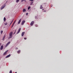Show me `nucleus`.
Masks as SVG:
<instances>
[{"label": "nucleus", "instance_id": "nucleus-1", "mask_svg": "<svg viewBox=\"0 0 73 73\" xmlns=\"http://www.w3.org/2000/svg\"><path fill=\"white\" fill-rule=\"evenodd\" d=\"M12 35H13V32H11L9 34V38H8V39H9L10 38H12Z\"/></svg>", "mask_w": 73, "mask_h": 73}, {"label": "nucleus", "instance_id": "nucleus-2", "mask_svg": "<svg viewBox=\"0 0 73 73\" xmlns=\"http://www.w3.org/2000/svg\"><path fill=\"white\" fill-rule=\"evenodd\" d=\"M6 6L5 4L1 8V10H2L3 9H4L5 7Z\"/></svg>", "mask_w": 73, "mask_h": 73}, {"label": "nucleus", "instance_id": "nucleus-3", "mask_svg": "<svg viewBox=\"0 0 73 73\" xmlns=\"http://www.w3.org/2000/svg\"><path fill=\"white\" fill-rule=\"evenodd\" d=\"M8 51V50H7L3 54V56H5V55H6L7 54V52Z\"/></svg>", "mask_w": 73, "mask_h": 73}, {"label": "nucleus", "instance_id": "nucleus-4", "mask_svg": "<svg viewBox=\"0 0 73 73\" xmlns=\"http://www.w3.org/2000/svg\"><path fill=\"white\" fill-rule=\"evenodd\" d=\"M34 21H32L30 24L31 25V26H32V25H33V24H34Z\"/></svg>", "mask_w": 73, "mask_h": 73}, {"label": "nucleus", "instance_id": "nucleus-5", "mask_svg": "<svg viewBox=\"0 0 73 73\" xmlns=\"http://www.w3.org/2000/svg\"><path fill=\"white\" fill-rule=\"evenodd\" d=\"M20 31H21V28H20L18 30V31L17 32V34H18V33H20Z\"/></svg>", "mask_w": 73, "mask_h": 73}, {"label": "nucleus", "instance_id": "nucleus-6", "mask_svg": "<svg viewBox=\"0 0 73 73\" xmlns=\"http://www.w3.org/2000/svg\"><path fill=\"white\" fill-rule=\"evenodd\" d=\"M25 21H23L22 22V23L21 25H24V23H25Z\"/></svg>", "mask_w": 73, "mask_h": 73}, {"label": "nucleus", "instance_id": "nucleus-7", "mask_svg": "<svg viewBox=\"0 0 73 73\" xmlns=\"http://www.w3.org/2000/svg\"><path fill=\"white\" fill-rule=\"evenodd\" d=\"M25 34V32H23L22 33L21 36H22L23 37L24 35V34Z\"/></svg>", "mask_w": 73, "mask_h": 73}, {"label": "nucleus", "instance_id": "nucleus-8", "mask_svg": "<svg viewBox=\"0 0 73 73\" xmlns=\"http://www.w3.org/2000/svg\"><path fill=\"white\" fill-rule=\"evenodd\" d=\"M21 21V19H20L19 21L18 22V24H20V23Z\"/></svg>", "mask_w": 73, "mask_h": 73}, {"label": "nucleus", "instance_id": "nucleus-9", "mask_svg": "<svg viewBox=\"0 0 73 73\" xmlns=\"http://www.w3.org/2000/svg\"><path fill=\"white\" fill-rule=\"evenodd\" d=\"M11 42H8L6 44V46H8V45H9V44H10Z\"/></svg>", "mask_w": 73, "mask_h": 73}, {"label": "nucleus", "instance_id": "nucleus-10", "mask_svg": "<svg viewBox=\"0 0 73 73\" xmlns=\"http://www.w3.org/2000/svg\"><path fill=\"white\" fill-rule=\"evenodd\" d=\"M11 56V54H9L7 55L6 57H5V58H8V57H9Z\"/></svg>", "mask_w": 73, "mask_h": 73}, {"label": "nucleus", "instance_id": "nucleus-11", "mask_svg": "<svg viewBox=\"0 0 73 73\" xmlns=\"http://www.w3.org/2000/svg\"><path fill=\"white\" fill-rule=\"evenodd\" d=\"M3 46L2 45L1 46V48H0V50H3Z\"/></svg>", "mask_w": 73, "mask_h": 73}, {"label": "nucleus", "instance_id": "nucleus-12", "mask_svg": "<svg viewBox=\"0 0 73 73\" xmlns=\"http://www.w3.org/2000/svg\"><path fill=\"white\" fill-rule=\"evenodd\" d=\"M15 22H16V21H15L13 23V25H12V26L11 27V28H12V27H13V26L14 25V24H15Z\"/></svg>", "mask_w": 73, "mask_h": 73}, {"label": "nucleus", "instance_id": "nucleus-13", "mask_svg": "<svg viewBox=\"0 0 73 73\" xmlns=\"http://www.w3.org/2000/svg\"><path fill=\"white\" fill-rule=\"evenodd\" d=\"M33 2H31L30 3V5H33Z\"/></svg>", "mask_w": 73, "mask_h": 73}, {"label": "nucleus", "instance_id": "nucleus-14", "mask_svg": "<svg viewBox=\"0 0 73 73\" xmlns=\"http://www.w3.org/2000/svg\"><path fill=\"white\" fill-rule=\"evenodd\" d=\"M23 12H26V9H23Z\"/></svg>", "mask_w": 73, "mask_h": 73}, {"label": "nucleus", "instance_id": "nucleus-15", "mask_svg": "<svg viewBox=\"0 0 73 73\" xmlns=\"http://www.w3.org/2000/svg\"><path fill=\"white\" fill-rule=\"evenodd\" d=\"M4 20V21H6V18H5V17H4L3 19Z\"/></svg>", "mask_w": 73, "mask_h": 73}, {"label": "nucleus", "instance_id": "nucleus-16", "mask_svg": "<svg viewBox=\"0 0 73 73\" xmlns=\"http://www.w3.org/2000/svg\"><path fill=\"white\" fill-rule=\"evenodd\" d=\"M40 9H42V5H40Z\"/></svg>", "mask_w": 73, "mask_h": 73}, {"label": "nucleus", "instance_id": "nucleus-17", "mask_svg": "<svg viewBox=\"0 0 73 73\" xmlns=\"http://www.w3.org/2000/svg\"><path fill=\"white\" fill-rule=\"evenodd\" d=\"M17 53H20V50H19V51L17 52Z\"/></svg>", "mask_w": 73, "mask_h": 73}, {"label": "nucleus", "instance_id": "nucleus-18", "mask_svg": "<svg viewBox=\"0 0 73 73\" xmlns=\"http://www.w3.org/2000/svg\"><path fill=\"white\" fill-rule=\"evenodd\" d=\"M13 20H12V21H11V23H10V25H11V24H12V23H13Z\"/></svg>", "mask_w": 73, "mask_h": 73}, {"label": "nucleus", "instance_id": "nucleus-19", "mask_svg": "<svg viewBox=\"0 0 73 73\" xmlns=\"http://www.w3.org/2000/svg\"><path fill=\"white\" fill-rule=\"evenodd\" d=\"M19 1H20V0H17L16 2V3H18Z\"/></svg>", "mask_w": 73, "mask_h": 73}, {"label": "nucleus", "instance_id": "nucleus-20", "mask_svg": "<svg viewBox=\"0 0 73 73\" xmlns=\"http://www.w3.org/2000/svg\"><path fill=\"white\" fill-rule=\"evenodd\" d=\"M3 31H1V34H2L3 33Z\"/></svg>", "mask_w": 73, "mask_h": 73}, {"label": "nucleus", "instance_id": "nucleus-21", "mask_svg": "<svg viewBox=\"0 0 73 73\" xmlns=\"http://www.w3.org/2000/svg\"><path fill=\"white\" fill-rule=\"evenodd\" d=\"M31 6H29V7L28 8V10H29V9H30V8H31Z\"/></svg>", "mask_w": 73, "mask_h": 73}, {"label": "nucleus", "instance_id": "nucleus-22", "mask_svg": "<svg viewBox=\"0 0 73 73\" xmlns=\"http://www.w3.org/2000/svg\"><path fill=\"white\" fill-rule=\"evenodd\" d=\"M5 36H4L3 37V40H4V38H5Z\"/></svg>", "mask_w": 73, "mask_h": 73}, {"label": "nucleus", "instance_id": "nucleus-23", "mask_svg": "<svg viewBox=\"0 0 73 73\" xmlns=\"http://www.w3.org/2000/svg\"><path fill=\"white\" fill-rule=\"evenodd\" d=\"M12 73V70H10L9 72V73Z\"/></svg>", "mask_w": 73, "mask_h": 73}, {"label": "nucleus", "instance_id": "nucleus-24", "mask_svg": "<svg viewBox=\"0 0 73 73\" xmlns=\"http://www.w3.org/2000/svg\"><path fill=\"white\" fill-rule=\"evenodd\" d=\"M35 26L36 27H38V25H36Z\"/></svg>", "mask_w": 73, "mask_h": 73}, {"label": "nucleus", "instance_id": "nucleus-25", "mask_svg": "<svg viewBox=\"0 0 73 73\" xmlns=\"http://www.w3.org/2000/svg\"><path fill=\"white\" fill-rule=\"evenodd\" d=\"M7 25V23H5V25Z\"/></svg>", "mask_w": 73, "mask_h": 73}, {"label": "nucleus", "instance_id": "nucleus-26", "mask_svg": "<svg viewBox=\"0 0 73 73\" xmlns=\"http://www.w3.org/2000/svg\"><path fill=\"white\" fill-rule=\"evenodd\" d=\"M25 0H21V2H23V1H24Z\"/></svg>", "mask_w": 73, "mask_h": 73}, {"label": "nucleus", "instance_id": "nucleus-27", "mask_svg": "<svg viewBox=\"0 0 73 73\" xmlns=\"http://www.w3.org/2000/svg\"><path fill=\"white\" fill-rule=\"evenodd\" d=\"M24 1H25V3H27V1H26V0H25Z\"/></svg>", "mask_w": 73, "mask_h": 73}, {"label": "nucleus", "instance_id": "nucleus-28", "mask_svg": "<svg viewBox=\"0 0 73 73\" xmlns=\"http://www.w3.org/2000/svg\"><path fill=\"white\" fill-rule=\"evenodd\" d=\"M24 39H25V40H27V38H24Z\"/></svg>", "mask_w": 73, "mask_h": 73}, {"label": "nucleus", "instance_id": "nucleus-29", "mask_svg": "<svg viewBox=\"0 0 73 73\" xmlns=\"http://www.w3.org/2000/svg\"><path fill=\"white\" fill-rule=\"evenodd\" d=\"M30 1H33V0H30Z\"/></svg>", "mask_w": 73, "mask_h": 73}, {"label": "nucleus", "instance_id": "nucleus-30", "mask_svg": "<svg viewBox=\"0 0 73 73\" xmlns=\"http://www.w3.org/2000/svg\"><path fill=\"white\" fill-rule=\"evenodd\" d=\"M26 15H28V13H26Z\"/></svg>", "mask_w": 73, "mask_h": 73}, {"label": "nucleus", "instance_id": "nucleus-31", "mask_svg": "<svg viewBox=\"0 0 73 73\" xmlns=\"http://www.w3.org/2000/svg\"><path fill=\"white\" fill-rule=\"evenodd\" d=\"M35 19H37V17H36V16H35Z\"/></svg>", "mask_w": 73, "mask_h": 73}, {"label": "nucleus", "instance_id": "nucleus-32", "mask_svg": "<svg viewBox=\"0 0 73 73\" xmlns=\"http://www.w3.org/2000/svg\"><path fill=\"white\" fill-rule=\"evenodd\" d=\"M17 31V30L16 29L15 30V33Z\"/></svg>", "mask_w": 73, "mask_h": 73}, {"label": "nucleus", "instance_id": "nucleus-33", "mask_svg": "<svg viewBox=\"0 0 73 73\" xmlns=\"http://www.w3.org/2000/svg\"><path fill=\"white\" fill-rule=\"evenodd\" d=\"M51 7H53V5H51Z\"/></svg>", "mask_w": 73, "mask_h": 73}, {"label": "nucleus", "instance_id": "nucleus-34", "mask_svg": "<svg viewBox=\"0 0 73 73\" xmlns=\"http://www.w3.org/2000/svg\"><path fill=\"white\" fill-rule=\"evenodd\" d=\"M18 49V48H15V49Z\"/></svg>", "mask_w": 73, "mask_h": 73}, {"label": "nucleus", "instance_id": "nucleus-35", "mask_svg": "<svg viewBox=\"0 0 73 73\" xmlns=\"http://www.w3.org/2000/svg\"><path fill=\"white\" fill-rule=\"evenodd\" d=\"M1 44L0 43V46H1Z\"/></svg>", "mask_w": 73, "mask_h": 73}, {"label": "nucleus", "instance_id": "nucleus-36", "mask_svg": "<svg viewBox=\"0 0 73 73\" xmlns=\"http://www.w3.org/2000/svg\"><path fill=\"white\" fill-rule=\"evenodd\" d=\"M1 57H0V60H1Z\"/></svg>", "mask_w": 73, "mask_h": 73}, {"label": "nucleus", "instance_id": "nucleus-37", "mask_svg": "<svg viewBox=\"0 0 73 73\" xmlns=\"http://www.w3.org/2000/svg\"><path fill=\"white\" fill-rule=\"evenodd\" d=\"M44 12H46V11H44Z\"/></svg>", "mask_w": 73, "mask_h": 73}, {"label": "nucleus", "instance_id": "nucleus-38", "mask_svg": "<svg viewBox=\"0 0 73 73\" xmlns=\"http://www.w3.org/2000/svg\"><path fill=\"white\" fill-rule=\"evenodd\" d=\"M44 9H42V10H44Z\"/></svg>", "mask_w": 73, "mask_h": 73}, {"label": "nucleus", "instance_id": "nucleus-39", "mask_svg": "<svg viewBox=\"0 0 73 73\" xmlns=\"http://www.w3.org/2000/svg\"><path fill=\"white\" fill-rule=\"evenodd\" d=\"M44 4H45V3H44Z\"/></svg>", "mask_w": 73, "mask_h": 73}]
</instances>
